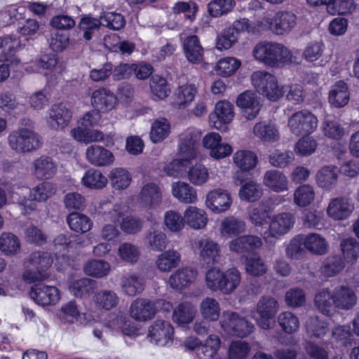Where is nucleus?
Instances as JSON below:
<instances>
[{
    "mask_svg": "<svg viewBox=\"0 0 359 359\" xmlns=\"http://www.w3.org/2000/svg\"><path fill=\"white\" fill-rule=\"evenodd\" d=\"M200 133L195 128H189L180 135L178 154L175 159L165 166V172L170 176H181L189 163L197 156L196 145Z\"/></svg>",
    "mask_w": 359,
    "mask_h": 359,
    "instance_id": "nucleus-1",
    "label": "nucleus"
},
{
    "mask_svg": "<svg viewBox=\"0 0 359 359\" xmlns=\"http://www.w3.org/2000/svg\"><path fill=\"white\" fill-rule=\"evenodd\" d=\"M252 55L256 60L271 67H280L297 62L291 50L276 42H259L254 46Z\"/></svg>",
    "mask_w": 359,
    "mask_h": 359,
    "instance_id": "nucleus-2",
    "label": "nucleus"
},
{
    "mask_svg": "<svg viewBox=\"0 0 359 359\" xmlns=\"http://www.w3.org/2000/svg\"><path fill=\"white\" fill-rule=\"evenodd\" d=\"M20 126L8 136V144L17 153L26 154L35 151L42 146L41 137L34 130L29 119H22Z\"/></svg>",
    "mask_w": 359,
    "mask_h": 359,
    "instance_id": "nucleus-3",
    "label": "nucleus"
},
{
    "mask_svg": "<svg viewBox=\"0 0 359 359\" xmlns=\"http://www.w3.org/2000/svg\"><path fill=\"white\" fill-rule=\"evenodd\" d=\"M53 263L50 253L40 251L32 252L24 262L23 280L29 283L44 280L50 275L49 269Z\"/></svg>",
    "mask_w": 359,
    "mask_h": 359,
    "instance_id": "nucleus-4",
    "label": "nucleus"
},
{
    "mask_svg": "<svg viewBox=\"0 0 359 359\" xmlns=\"http://www.w3.org/2000/svg\"><path fill=\"white\" fill-rule=\"evenodd\" d=\"M297 25V15L290 11H277L273 15L268 13L259 24V29L271 31L276 35H285L291 32Z\"/></svg>",
    "mask_w": 359,
    "mask_h": 359,
    "instance_id": "nucleus-5",
    "label": "nucleus"
},
{
    "mask_svg": "<svg viewBox=\"0 0 359 359\" xmlns=\"http://www.w3.org/2000/svg\"><path fill=\"white\" fill-rule=\"evenodd\" d=\"M252 84L260 95L271 101H277L285 94L284 86L277 78L266 71H256L251 76Z\"/></svg>",
    "mask_w": 359,
    "mask_h": 359,
    "instance_id": "nucleus-6",
    "label": "nucleus"
},
{
    "mask_svg": "<svg viewBox=\"0 0 359 359\" xmlns=\"http://www.w3.org/2000/svg\"><path fill=\"white\" fill-rule=\"evenodd\" d=\"M278 309V303L275 298L264 296L257 302L255 308L251 311V316L259 327L269 330L274 326V319Z\"/></svg>",
    "mask_w": 359,
    "mask_h": 359,
    "instance_id": "nucleus-7",
    "label": "nucleus"
},
{
    "mask_svg": "<svg viewBox=\"0 0 359 359\" xmlns=\"http://www.w3.org/2000/svg\"><path fill=\"white\" fill-rule=\"evenodd\" d=\"M56 192L55 185L50 182H43L30 189L29 197H20L18 204L20 206L22 213L29 214L36 209V202H45Z\"/></svg>",
    "mask_w": 359,
    "mask_h": 359,
    "instance_id": "nucleus-8",
    "label": "nucleus"
},
{
    "mask_svg": "<svg viewBox=\"0 0 359 359\" xmlns=\"http://www.w3.org/2000/svg\"><path fill=\"white\" fill-rule=\"evenodd\" d=\"M295 223V217L289 212H283L270 217L269 226L264 233L266 243H273L276 240L287 234Z\"/></svg>",
    "mask_w": 359,
    "mask_h": 359,
    "instance_id": "nucleus-9",
    "label": "nucleus"
},
{
    "mask_svg": "<svg viewBox=\"0 0 359 359\" xmlns=\"http://www.w3.org/2000/svg\"><path fill=\"white\" fill-rule=\"evenodd\" d=\"M318 126L317 116L307 109L292 114L287 120L290 132L296 136L310 135L317 129Z\"/></svg>",
    "mask_w": 359,
    "mask_h": 359,
    "instance_id": "nucleus-10",
    "label": "nucleus"
},
{
    "mask_svg": "<svg viewBox=\"0 0 359 359\" xmlns=\"http://www.w3.org/2000/svg\"><path fill=\"white\" fill-rule=\"evenodd\" d=\"M222 330L227 334L239 337L248 336L254 329V325L235 312L224 311L220 320Z\"/></svg>",
    "mask_w": 359,
    "mask_h": 359,
    "instance_id": "nucleus-11",
    "label": "nucleus"
},
{
    "mask_svg": "<svg viewBox=\"0 0 359 359\" xmlns=\"http://www.w3.org/2000/svg\"><path fill=\"white\" fill-rule=\"evenodd\" d=\"M191 248L203 264H214L219 261L221 256L219 244L209 238L194 239L191 243Z\"/></svg>",
    "mask_w": 359,
    "mask_h": 359,
    "instance_id": "nucleus-12",
    "label": "nucleus"
},
{
    "mask_svg": "<svg viewBox=\"0 0 359 359\" xmlns=\"http://www.w3.org/2000/svg\"><path fill=\"white\" fill-rule=\"evenodd\" d=\"M129 207L123 203L114 205L111 211L109 212V217L113 222H117L120 218L121 230L126 233H136L140 231L143 226V222L133 215H127Z\"/></svg>",
    "mask_w": 359,
    "mask_h": 359,
    "instance_id": "nucleus-13",
    "label": "nucleus"
},
{
    "mask_svg": "<svg viewBox=\"0 0 359 359\" xmlns=\"http://www.w3.org/2000/svg\"><path fill=\"white\" fill-rule=\"evenodd\" d=\"M160 305H166V309L170 307V304L164 301L154 302L148 299L137 298L130 304V316L136 321L147 322L155 316L157 308Z\"/></svg>",
    "mask_w": 359,
    "mask_h": 359,
    "instance_id": "nucleus-14",
    "label": "nucleus"
},
{
    "mask_svg": "<svg viewBox=\"0 0 359 359\" xmlns=\"http://www.w3.org/2000/svg\"><path fill=\"white\" fill-rule=\"evenodd\" d=\"M203 147L208 151L209 155L214 159L224 158L233 152L232 147L222 142L221 135L216 132H210L202 139Z\"/></svg>",
    "mask_w": 359,
    "mask_h": 359,
    "instance_id": "nucleus-15",
    "label": "nucleus"
},
{
    "mask_svg": "<svg viewBox=\"0 0 359 359\" xmlns=\"http://www.w3.org/2000/svg\"><path fill=\"white\" fill-rule=\"evenodd\" d=\"M236 105L241 116L246 120H254L259 114L262 104L257 94L250 90L241 93L236 99Z\"/></svg>",
    "mask_w": 359,
    "mask_h": 359,
    "instance_id": "nucleus-16",
    "label": "nucleus"
},
{
    "mask_svg": "<svg viewBox=\"0 0 359 359\" xmlns=\"http://www.w3.org/2000/svg\"><path fill=\"white\" fill-rule=\"evenodd\" d=\"M173 334L174 329L169 322L156 320L149 327L147 338L157 346H165L172 344Z\"/></svg>",
    "mask_w": 359,
    "mask_h": 359,
    "instance_id": "nucleus-17",
    "label": "nucleus"
},
{
    "mask_svg": "<svg viewBox=\"0 0 359 359\" xmlns=\"http://www.w3.org/2000/svg\"><path fill=\"white\" fill-rule=\"evenodd\" d=\"M234 117L233 105L227 100L217 102L213 112L209 115L212 127L217 130L226 129V125L231 123Z\"/></svg>",
    "mask_w": 359,
    "mask_h": 359,
    "instance_id": "nucleus-18",
    "label": "nucleus"
},
{
    "mask_svg": "<svg viewBox=\"0 0 359 359\" xmlns=\"http://www.w3.org/2000/svg\"><path fill=\"white\" fill-rule=\"evenodd\" d=\"M332 292L337 309L351 310L358 304V297L352 286L347 284H340L335 286Z\"/></svg>",
    "mask_w": 359,
    "mask_h": 359,
    "instance_id": "nucleus-19",
    "label": "nucleus"
},
{
    "mask_svg": "<svg viewBox=\"0 0 359 359\" xmlns=\"http://www.w3.org/2000/svg\"><path fill=\"white\" fill-rule=\"evenodd\" d=\"M232 203L230 194L223 189H215L208 192L205 196V207L215 214L227 211Z\"/></svg>",
    "mask_w": 359,
    "mask_h": 359,
    "instance_id": "nucleus-20",
    "label": "nucleus"
},
{
    "mask_svg": "<svg viewBox=\"0 0 359 359\" xmlns=\"http://www.w3.org/2000/svg\"><path fill=\"white\" fill-rule=\"evenodd\" d=\"M72 116V112L65 106L54 104L48 110L46 121L51 130H61L69 125Z\"/></svg>",
    "mask_w": 359,
    "mask_h": 359,
    "instance_id": "nucleus-21",
    "label": "nucleus"
},
{
    "mask_svg": "<svg viewBox=\"0 0 359 359\" xmlns=\"http://www.w3.org/2000/svg\"><path fill=\"white\" fill-rule=\"evenodd\" d=\"M35 65L37 67L29 71L31 72H39L41 69L46 70L44 74L48 83H52L56 80L64 70L63 64L58 62L55 54L43 55L39 60L36 61Z\"/></svg>",
    "mask_w": 359,
    "mask_h": 359,
    "instance_id": "nucleus-22",
    "label": "nucleus"
},
{
    "mask_svg": "<svg viewBox=\"0 0 359 359\" xmlns=\"http://www.w3.org/2000/svg\"><path fill=\"white\" fill-rule=\"evenodd\" d=\"M30 297L36 304L44 306L57 304L60 299V293L55 286L36 285L32 287Z\"/></svg>",
    "mask_w": 359,
    "mask_h": 359,
    "instance_id": "nucleus-23",
    "label": "nucleus"
},
{
    "mask_svg": "<svg viewBox=\"0 0 359 359\" xmlns=\"http://www.w3.org/2000/svg\"><path fill=\"white\" fill-rule=\"evenodd\" d=\"M32 172L38 180H49L57 171V164L52 157L41 156L34 159L31 165Z\"/></svg>",
    "mask_w": 359,
    "mask_h": 359,
    "instance_id": "nucleus-24",
    "label": "nucleus"
},
{
    "mask_svg": "<svg viewBox=\"0 0 359 359\" xmlns=\"http://www.w3.org/2000/svg\"><path fill=\"white\" fill-rule=\"evenodd\" d=\"M90 101L95 110L100 113L109 112L115 109L118 104L116 96L105 88L94 90Z\"/></svg>",
    "mask_w": 359,
    "mask_h": 359,
    "instance_id": "nucleus-25",
    "label": "nucleus"
},
{
    "mask_svg": "<svg viewBox=\"0 0 359 359\" xmlns=\"http://www.w3.org/2000/svg\"><path fill=\"white\" fill-rule=\"evenodd\" d=\"M354 210V205L346 197H336L328 203L327 215L334 220H344L348 218Z\"/></svg>",
    "mask_w": 359,
    "mask_h": 359,
    "instance_id": "nucleus-26",
    "label": "nucleus"
},
{
    "mask_svg": "<svg viewBox=\"0 0 359 359\" xmlns=\"http://www.w3.org/2000/svg\"><path fill=\"white\" fill-rule=\"evenodd\" d=\"M86 160L93 165L104 167L111 165L114 161L113 153L102 146L93 144L86 150Z\"/></svg>",
    "mask_w": 359,
    "mask_h": 359,
    "instance_id": "nucleus-27",
    "label": "nucleus"
},
{
    "mask_svg": "<svg viewBox=\"0 0 359 359\" xmlns=\"http://www.w3.org/2000/svg\"><path fill=\"white\" fill-rule=\"evenodd\" d=\"M58 316L66 324L85 325L87 323L86 314L79 311V306L74 299L62 304Z\"/></svg>",
    "mask_w": 359,
    "mask_h": 359,
    "instance_id": "nucleus-28",
    "label": "nucleus"
},
{
    "mask_svg": "<svg viewBox=\"0 0 359 359\" xmlns=\"http://www.w3.org/2000/svg\"><path fill=\"white\" fill-rule=\"evenodd\" d=\"M21 41L15 36L6 35L0 39V49L1 50V60L8 62L11 67L20 65V60L15 56L17 49L20 46Z\"/></svg>",
    "mask_w": 359,
    "mask_h": 359,
    "instance_id": "nucleus-29",
    "label": "nucleus"
},
{
    "mask_svg": "<svg viewBox=\"0 0 359 359\" xmlns=\"http://www.w3.org/2000/svg\"><path fill=\"white\" fill-rule=\"evenodd\" d=\"M197 275V271L194 268L182 267L170 276L168 283L173 289L182 290L194 283Z\"/></svg>",
    "mask_w": 359,
    "mask_h": 359,
    "instance_id": "nucleus-30",
    "label": "nucleus"
},
{
    "mask_svg": "<svg viewBox=\"0 0 359 359\" xmlns=\"http://www.w3.org/2000/svg\"><path fill=\"white\" fill-rule=\"evenodd\" d=\"M262 245V239L254 235L238 236L228 243L229 250L236 253L253 251L260 248Z\"/></svg>",
    "mask_w": 359,
    "mask_h": 359,
    "instance_id": "nucleus-31",
    "label": "nucleus"
},
{
    "mask_svg": "<svg viewBox=\"0 0 359 359\" xmlns=\"http://www.w3.org/2000/svg\"><path fill=\"white\" fill-rule=\"evenodd\" d=\"M263 184L266 187L276 193L289 190V181L287 176L278 170H267L263 176Z\"/></svg>",
    "mask_w": 359,
    "mask_h": 359,
    "instance_id": "nucleus-32",
    "label": "nucleus"
},
{
    "mask_svg": "<svg viewBox=\"0 0 359 359\" xmlns=\"http://www.w3.org/2000/svg\"><path fill=\"white\" fill-rule=\"evenodd\" d=\"M185 224L194 230L205 228L208 222V215L205 210L196 206H188L184 211Z\"/></svg>",
    "mask_w": 359,
    "mask_h": 359,
    "instance_id": "nucleus-33",
    "label": "nucleus"
},
{
    "mask_svg": "<svg viewBox=\"0 0 359 359\" xmlns=\"http://www.w3.org/2000/svg\"><path fill=\"white\" fill-rule=\"evenodd\" d=\"M70 135L77 142L85 144L101 142L104 140V133L102 131L84 127L80 124L71 130Z\"/></svg>",
    "mask_w": 359,
    "mask_h": 359,
    "instance_id": "nucleus-34",
    "label": "nucleus"
},
{
    "mask_svg": "<svg viewBox=\"0 0 359 359\" xmlns=\"http://www.w3.org/2000/svg\"><path fill=\"white\" fill-rule=\"evenodd\" d=\"M139 197L142 205L149 208H155L161 202L162 193L156 184L149 182L142 187Z\"/></svg>",
    "mask_w": 359,
    "mask_h": 359,
    "instance_id": "nucleus-35",
    "label": "nucleus"
},
{
    "mask_svg": "<svg viewBox=\"0 0 359 359\" xmlns=\"http://www.w3.org/2000/svg\"><path fill=\"white\" fill-rule=\"evenodd\" d=\"M350 99V92L347 83L339 81L332 86L328 96L329 103L334 107L341 108L346 106Z\"/></svg>",
    "mask_w": 359,
    "mask_h": 359,
    "instance_id": "nucleus-36",
    "label": "nucleus"
},
{
    "mask_svg": "<svg viewBox=\"0 0 359 359\" xmlns=\"http://www.w3.org/2000/svg\"><path fill=\"white\" fill-rule=\"evenodd\" d=\"M314 306L322 314L331 316L335 313L337 307L332 297V292L327 288L319 290L314 297Z\"/></svg>",
    "mask_w": 359,
    "mask_h": 359,
    "instance_id": "nucleus-37",
    "label": "nucleus"
},
{
    "mask_svg": "<svg viewBox=\"0 0 359 359\" xmlns=\"http://www.w3.org/2000/svg\"><path fill=\"white\" fill-rule=\"evenodd\" d=\"M338 176V170L335 165H324L317 171L316 181L320 188L330 191L336 185Z\"/></svg>",
    "mask_w": 359,
    "mask_h": 359,
    "instance_id": "nucleus-38",
    "label": "nucleus"
},
{
    "mask_svg": "<svg viewBox=\"0 0 359 359\" xmlns=\"http://www.w3.org/2000/svg\"><path fill=\"white\" fill-rule=\"evenodd\" d=\"M181 262V255L175 249L167 250L159 254L156 260L157 269L163 273H169Z\"/></svg>",
    "mask_w": 359,
    "mask_h": 359,
    "instance_id": "nucleus-39",
    "label": "nucleus"
},
{
    "mask_svg": "<svg viewBox=\"0 0 359 359\" xmlns=\"http://www.w3.org/2000/svg\"><path fill=\"white\" fill-rule=\"evenodd\" d=\"M172 194L181 203L194 204L198 201L196 189L187 182H177L172 184Z\"/></svg>",
    "mask_w": 359,
    "mask_h": 359,
    "instance_id": "nucleus-40",
    "label": "nucleus"
},
{
    "mask_svg": "<svg viewBox=\"0 0 359 359\" xmlns=\"http://www.w3.org/2000/svg\"><path fill=\"white\" fill-rule=\"evenodd\" d=\"M184 52L187 59L191 63H200L203 58V48L196 35L187 36L183 42Z\"/></svg>",
    "mask_w": 359,
    "mask_h": 359,
    "instance_id": "nucleus-41",
    "label": "nucleus"
},
{
    "mask_svg": "<svg viewBox=\"0 0 359 359\" xmlns=\"http://www.w3.org/2000/svg\"><path fill=\"white\" fill-rule=\"evenodd\" d=\"M253 134L265 142H276L279 140L280 133L277 126L271 121H259L253 127Z\"/></svg>",
    "mask_w": 359,
    "mask_h": 359,
    "instance_id": "nucleus-42",
    "label": "nucleus"
},
{
    "mask_svg": "<svg viewBox=\"0 0 359 359\" xmlns=\"http://www.w3.org/2000/svg\"><path fill=\"white\" fill-rule=\"evenodd\" d=\"M93 301L97 308L110 311L118 304L119 297L114 290H100L94 294Z\"/></svg>",
    "mask_w": 359,
    "mask_h": 359,
    "instance_id": "nucleus-43",
    "label": "nucleus"
},
{
    "mask_svg": "<svg viewBox=\"0 0 359 359\" xmlns=\"http://www.w3.org/2000/svg\"><path fill=\"white\" fill-rule=\"evenodd\" d=\"M306 334L311 339H321L329 332V323L318 316H310L305 322Z\"/></svg>",
    "mask_w": 359,
    "mask_h": 359,
    "instance_id": "nucleus-44",
    "label": "nucleus"
},
{
    "mask_svg": "<svg viewBox=\"0 0 359 359\" xmlns=\"http://www.w3.org/2000/svg\"><path fill=\"white\" fill-rule=\"evenodd\" d=\"M145 279L135 273L125 275L121 280L123 292L128 296H135L141 293L145 287Z\"/></svg>",
    "mask_w": 359,
    "mask_h": 359,
    "instance_id": "nucleus-45",
    "label": "nucleus"
},
{
    "mask_svg": "<svg viewBox=\"0 0 359 359\" xmlns=\"http://www.w3.org/2000/svg\"><path fill=\"white\" fill-rule=\"evenodd\" d=\"M196 315V309L189 302H184L177 305L173 311L172 320L180 326L191 323Z\"/></svg>",
    "mask_w": 359,
    "mask_h": 359,
    "instance_id": "nucleus-46",
    "label": "nucleus"
},
{
    "mask_svg": "<svg viewBox=\"0 0 359 359\" xmlns=\"http://www.w3.org/2000/svg\"><path fill=\"white\" fill-rule=\"evenodd\" d=\"M107 177L99 170L90 168L87 170L81 180V184L90 189H102L107 184Z\"/></svg>",
    "mask_w": 359,
    "mask_h": 359,
    "instance_id": "nucleus-47",
    "label": "nucleus"
},
{
    "mask_svg": "<svg viewBox=\"0 0 359 359\" xmlns=\"http://www.w3.org/2000/svg\"><path fill=\"white\" fill-rule=\"evenodd\" d=\"M246 229L245 222L233 216L224 218L219 226V233L222 236L231 237L243 233Z\"/></svg>",
    "mask_w": 359,
    "mask_h": 359,
    "instance_id": "nucleus-48",
    "label": "nucleus"
},
{
    "mask_svg": "<svg viewBox=\"0 0 359 359\" xmlns=\"http://www.w3.org/2000/svg\"><path fill=\"white\" fill-rule=\"evenodd\" d=\"M170 132V121L164 117H159L151 125L149 138L153 143L161 142L169 136Z\"/></svg>",
    "mask_w": 359,
    "mask_h": 359,
    "instance_id": "nucleus-49",
    "label": "nucleus"
},
{
    "mask_svg": "<svg viewBox=\"0 0 359 359\" xmlns=\"http://www.w3.org/2000/svg\"><path fill=\"white\" fill-rule=\"evenodd\" d=\"M196 92V88L193 84L179 86L173 95L172 105L178 108L187 107L194 100Z\"/></svg>",
    "mask_w": 359,
    "mask_h": 359,
    "instance_id": "nucleus-50",
    "label": "nucleus"
},
{
    "mask_svg": "<svg viewBox=\"0 0 359 359\" xmlns=\"http://www.w3.org/2000/svg\"><path fill=\"white\" fill-rule=\"evenodd\" d=\"M233 161L237 168L248 172L256 167L258 163V157L252 151L242 149L234 153Z\"/></svg>",
    "mask_w": 359,
    "mask_h": 359,
    "instance_id": "nucleus-51",
    "label": "nucleus"
},
{
    "mask_svg": "<svg viewBox=\"0 0 359 359\" xmlns=\"http://www.w3.org/2000/svg\"><path fill=\"white\" fill-rule=\"evenodd\" d=\"M292 197L294 205L299 208L307 207L315 201V189L310 184L299 185L294 190Z\"/></svg>",
    "mask_w": 359,
    "mask_h": 359,
    "instance_id": "nucleus-52",
    "label": "nucleus"
},
{
    "mask_svg": "<svg viewBox=\"0 0 359 359\" xmlns=\"http://www.w3.org/2000/svg\"><path fill=\"white\" fill-rule=\"evenodd\" d=\"M83 271L89 276L102 278L109 274L111 265L103 259H91L84 264Z\"/></svg>",
    "mask_w": 359,
    "mask_h": 359,
    "instance_id": "nucleus-53",
    "label": "nucleus"
},
{
    "mask_svg": "<svg viewBox=\"0 0 359 359\" xmlns=\"http://www.w3.org/2000/svg\"><path fill=\"white\" fill-rule=\"evenodd\" d=\"M304 247L316 255L325 254L329 248L327 241L318 233H310L303 238Z\"/></svg>",
    "mask_w": 359,
    "mask_h": 359,
    "instance_id": "nucleus-54",
    "label": "nucleus"
},
{
    "mask_svg": "<svg viewBox=\"0 0 359 359\" xmlns=\"http://www.w3.org/2000/svg\"><path fill=\"white\" fill-rule=\"evenodd\" d=\"M95 288V281L88 278L71 280L69 282V290L76 297L82 298L89 295Z\"/></svg>",
    "mask_w": 359,
    "mask_h": 359,
    "instance_id": "nucleus-55",
    "label": "nucleus"
},
{
    "mask_svg": "<svg viewBox=\"0 0 359 359\" xmlns=\"http://www.w3.org/2000/svg\"><path fill=\"white\" fill-rule=\"evenodd\" d=\"M199 309L202 317L206 320L217 321L220 316V305L212 297L204 298L200 304Z\"/></svg>",
    "mask_w": 359,
    "mask_h": 359,
    "instance_id": "nucleus-56",
    "label": "nucleus"
},
{
    "mask_svg": "<svg viewBox=\"0 0 359 359\" xmlns=\"http://www.w3.org/2000/svg\"><path fill=\"white\" fill-rule=\"evenodd\" d=\"M26 8L18 5L8 6L4 11L0 13V24L3 26L8 25L15 22H20L25 19Z\"/></svg>",
    "mask_w": 359,
    "mask_h": 359,
    "instance_id": "nucleus-57",
    "label": "nucleus"
},
{
    "mask_svg": "<svg viewBox=\"0 0 359 359\" xmlns=\"http://www.w3.org/2000/svg\"><path fill=\"white\" fill-rule=\"evenodd\" d=\"M20 241L18 236L9 232H4L0 235V250L7 256L18 254L20 250Z\"/></svg>",
    "mask_w": 359,
    "mask_h": 359,
    "instance_id": "nucleus-58",
    "label": "nucleus"
},
{
    "mask_svg": "<svg viewBox=\"0 0 359 359\" xmlns=\"http://www.w3.org/2000/svg\"><path fill=\"white\" fill-rule=\"evenodd\" d=\"M343 258L351 265L359 259V243L353 238H344L340 243Z\"/></svg>",
    "mask_w": 359,
    "mask_h": 359,
    "instance_id": "nucleus-59",
    "label": "nucleus"
},
{
    "mask_svg": "<svg viewBox=\"0 0 359 359\" xmlns=\"http://www.w3.org/2000/svg\"><path fill=\"white\" fill-rule=\"evenodd\" d=\"M69 228L77 233H86L92 228L93 223L90 218L79 212H72L67 219Z\"/></svg>",
    "mask_w": 359,
    "mask_h": 359,
    "instance_id": "nucleus-60",
    "label": "nucleus"
},
{
    "mask_svg": "<svg viewBox=\"0 0 359 359\" xmlns=\"http://www.w3.org/2000/svg\"><path fill=\"white\" fill-rule=\"evenodd\" d=\"M241 280V272L236 268H231L224 271L222 284L220 291L224 294L233 292L239 285Z\"/></svg>",
    "mask_w": 359,
    "mask_h": 359,
    "instance_id": "nucleus-61",
    "label": "nucleus"
},
{
    "mask_svg": "<svg viewBox=\"0 0 359 359\" xmlns=\"http://www.w3.org/2000/svg\"><path fill=\"white\" fill-rule=\"evenodd\" d=\"M263 190L255 181L250 180L241 186L238 196L242 201L254 202L261 198Z\"/></svg>",
    "mask_w": 359,
    "mask_h": 359,
    "instance_id": "nucleus-62",
    "label": "nucleus"
},
{
    "mask_svg": "<svg viewBox=\"0 0 359 359\" xmlns=\"http://www.w3.org/2000/svg\"><path fill=\"white\" fill-rule=\"evenodd\" d=\"M323 135L330 139L339 140L344 135V128L337 121L326 116L321 123Z\"/></svg>",
    "mask_w": 359,
    "mask_h": 359,
    "instance_id": "nucleus-63",
    "label": "nucleus"
},
{
    "mask_svg": "<svg viewBox=\"0 0 359 359\" xmlns=\"http://www.w3.org/2000/svg\"><path fill=\"white\" fill-rule=\"evenodd\" d=\"M109 177L111 186L115 189H125L131 182L130 174L126 170L121 168L112 169Z\"/></svg>",
    "mask_w": 359,
    "mask_h": 359,
    "instance_id": "nucleus-64",
    "label": "nucleus"
}]
</instances>
